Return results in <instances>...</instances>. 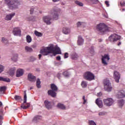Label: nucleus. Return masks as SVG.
<instances>
[{"label": "nucleus", "mask_w": 125, "mask_h": 125, "mask_svg": "<svg viewBox=\"0 0 125 125\" xmlns=\"http://www.w3.org/2000/svg\"><path fill=\"white\" fill-rule=\"evenodd\" d=\"M40 53L42 55H48L49 53H52L54 56L57 54H61V50L58 46H54V45L51 44L48 47H46L40 50Z\"/></svg>", "instance_id": "obj_1"}, {"label": "nucleus", "mask_w": 125, "mask_h": 125, "mask_svg": "<svg viewBox=\"0 0 125 125\" xmlns=\"http://www.w3.org/2000/svg\"><path fill=\"white\" fill-rule=\"evenodd\" d=\"M96 29L98 32L101 33L102 35H104L109 31V27L105 23H100L97 25Z\"/></svg>", "instance_id": "obj_2"}, {"label": "nucleus", "mask_w": 125, "mask_h": 125, "mask_svg": "<svg viewBox=\"0 0 125 125\" xmlns=\"http://www.w3.org/2000/svg\"><path fill=\"white\" fill-rule=\"evenodd\" d=\"M51 89L52 90H49L48 91V95H50V96H51V97H53L54 98H55L57 94L56 91H58V87H57V86H56L55 84L52 83L51 84Z\"/></svg>", "instance_id": "obj_3"}, {"label": "nucleus", "mask_w": 125, "mask_h": 125, "mask_svg": "<svg viewBox=\"0 0 125 125\" xmlns=\"http://www.w3.org/2000/svg\"><path fill=\"white\" fill-rule=\"evenodd\" d=\"M84 79L86 80V81H93L95 78V76H94V74L93 73L90 72V71H87L84 73L83 75Z\"/></svg>", "instance_id": "obj_4"}, {"label": "nucleus", "mask_w": 125, "mask_h": 125, "mask_svg": "<svg viewBox=\"0 0 125 125\" xmlns=\"http://www.w3.org/2000/svg\"><path fill=\"white\" fill-rule=\"evenodd\" d=\"M5 2L9 6L10 9H14L17 7V3L15 0H5Z\"/></svg>", "instance_id": "obj_5"}, {"label": "nucleus", "mask_w": 125, "mask_h": 125, "mask_svg": "<svg viewBox=\"0 0 125 125\" xmlns=\"http://www.w3.org/2000/svg\"><path fill=\"white\" fill-rule=\"evenodd\" d=\"M104 88L106 91H111L112 90V86H111V83L109 80L106 79L103 81Z\"/></svg>", "instance_id": "obj_6"}, {"label": "nucleus", "mask_w": 125, "mask_h": 125, "mask_svg": "<svg viewBox=\"0 0 125 125\" xmlns=\"http://www.w3.org/2000/svg\"><path fill=\"white\" fill-rule=\"evenodd\" d=\"M59 13H60V9L57 8L52 10L51 12V17H52L55 20H58V14Z\"/></svg>", "instance_id": "obj_7"}, {"label": "nucleus", "mask_w": 125, "mask_h": 125, "mask_svg": "<svg viewBox=\"0 0 125 125\" xmlns=\"http://www.w3.org/2000/svg\"><path fill=\"white\" fill-rule=\"evenodd\" d=\"M121 39V36L118 34H111L108 38V40L111 42H118Z\"/></svg>", "instance_id": "obj_8"}, {"label": "nucleus", "mask_w": 125, "mask_h": 125, "mask_svg": "<svg viewBox=\"0 0 125 125\" xmlns=\"http://www.w3.org/2000/svg\"><path fill=\"white\" fill-rule=\"evenodd\" d=\"M106 60H107V61L110 60V56L108 54H105L104 56H102V63L104 64V66H107V65H108Z\"/></svg>", "instance_id": "obj_9"}, {"label": "nucleus", "mask_w": 125, "mask_h": 125, "mask_svg": "<svg viewBox=\"0 0 125 125\" xmlns=\"http://www.w3.org/2000/svg\"><path fill=\"white\" fill-rule=\"evenodd\" d=\"M104 103L105 106H112L113 103H114V100L111 98H108L107 99L104 100Z\"/></svg>", "instance_id": "obj_10"}, {"label": "nucleus", "mask_w": 125, "mask_h": 125, "mask_svg": "<svg viewBox=\"0 0 125 125\" xmlns=\"http://www.w3.org/2000/svg\"><path fill=\"white\" fill-rule=\"evenodd\" d=\"M113 78L116 83H119L120 79H121V74H120V72L116 70L114 71L113 72Z\"/></svg>", "instance_id": "obj_11"}, {"label": "nucleus", "mask_w": 125, "mask_h": 125, "mask_svg": "<svg viewBox=\"0 0 125 125\" xmlns=\"http://www.w3.org/2000/svg\"><path fill=\"white\" fill-rule=\"evenodd\" d=\"M12 33L14 36H21V29L19 27L13 28Z\"/></svg>", "instance_id": "obj_12"}, {"label": "nucleus", "mask_w": 125, "mask_h": 125, "mask_svg": "<svg viewBox=\"0 0 125 125\" xmlns=\"http://www.w3.org/2000/svg\"><path fill=\"white\" fill-rule=\"evenodd\" d=\"M42 19L44 23H46L47 25H50V24H51V22H50L51 17L49 16H45L43 17Z\"/></svg>", "instance_id": "obj_13"}, {"label": "nucleus", "mask_w": 125, "mask_h": 125, "mask_svg": "<svg viewBox=\"0 0 125 125\" xmlns=\"http://www.w3.org/2000/svg\"><path fill=\"white\" fill-rule=\"evenodd\" d=\"M23 75H24V70L22 69H18L17 70L16 74L17 78L21 77V76H23Z\"/></svg>", "instance_id": "obj_14"}, {"label": "nucleus", "mask_w": 125, "mask_h": 125, "mask_svg": "<svg viewBox=\"0 0 125 125\" xmlns=\"http://www.w3.org/2000/svg\"><path fill=\"white\" fill-rule=\"evenodd\" d=\"M44 104L47 109L49 110V109H51L52 108V104L51 102L48 101V100H45L44 102Z\"/></svg>", "instance_id": "obj_15"}, {"label": "nucleus", "mask_w": 125, "mask_h": 125, "mask_svg": "<svg viewBox=\"0 0 125 125\" xmlns=\"http://www.w3.org/2000/svg\"><path fill=\"white\" fill-rule=\"evenodd\" d=\"M84 42V40L83 39V37L81 35L78 36L77 41L78 45H83V44Z\"/></svg>", "instance_id": "obj_16"}, {"label": "nucleus", "mask_w": 125, "mask_h": 125, "mask_svg": "<svg viewBox=\"0 0 125 125\" xmlns=\"http://www.w3.org/2000/svg\"><path fill=\"white\" fill-rule=\"evenodd\" d=\"M27 78H28V80L30 82H32V83L36 82V76H34L31 74H30V73L28 74Z\"/></svg>", "instance_id": "obj_17"}, {"label": "nucleus", "mask_w": 125, "mask_h": 125, "mask_svg": "<svg viewBox=\"0 0 125 125\" xmlns=\"http://www.w3.org/2000/svg\"><path fill=\"white\" fill-rule=\"evenodd\" d=\"M118 98H124L125 97V91L122 90L118 92L117 94Z\"/></svg>", "instance_id": "obj_18"}, {"label": "nucleus", "mask_w": 125, "mask_h": 125, "mask_svg": "<svg viewBox=\"0 0 125 125\" xmlns=\"http://www.w3.org/2000/svg\"><path fill=\"white\" fill-rule=\"evenodd\" d=\"M95 102L99 108H102V107H103V103H102L101 99H97Z\"/></svg>", "instance_id": "obj_19"}, {"label": "nucleus", "mask_w": 125, "mask_h": 125, "mask_svg": "<svg viewBox=\"0 0 125 125\" xmlns=\"http://www.w3.org/2000/svg\"><path fill=\"white\" fill-rule=\"evenodd\" d=\"M41 120H42V116L37 115L32 119V123H38V122L41 121Z\"/></svg>", "instance_id": "obj_20"}, {"label": "nucleus", "mask_w": 125, "mask_h": 125, "mask_svg": "<svg viewBox=\"0 0 125 125\" xmlns=\"http://www.w3.org/2000/svg\"><path fill=\"white\" fill-rule=\"evenodd\" d=\"M30 103H23L21 104V108H22V109H23L24 110L26 109H28V108H29V107H30Z\"/></svg>", "instance_id": "obj_21"}, {"label": "nucleus", "mask_w": 125, "mask_h": 125, "mask_svg": "<svg viewBox=\"0 0 125 125\" xmlns=\"http://www.w3.org/2000/svg\"><path fill=\"white\" fill-rule=\"evenodd\" d=\"M62 32L63 34H64V35H68V34H70V32H71V30H70V29L67 27H64L62 29Z\"/></svg>", "instance_id": "obj_22"}, {"label": "nucleus", "mask_w": 125, "mask_h": 125, "mask_svg": "<svg viewBox=\"0 0 125 125\" xmlns=\"http://www.w3.org/2000/svg\"><path fill=\"white\" fill-rule=\"evenodd\" d=\"M15 15V13L7 15L6 16L5 19V20H7L8 21H9V20H11V19L12 18V17H13V16H14Z\"/></svg>", "instance_id": "obj_23"}, {"label": "nucleus", "mask_w": 125, "mask_h": 125, "mask_svg": "<svg viewBox=\"0 0 125 125\" xmlns=\"http://www.w3.org/2000/svg\"><path fill=\"white\" fill-rule=\"evenodd\" d=\"M15 67L11 68L8 72L9 75H10V76H13L14 74H15Z\"/></svg>", "instance_id": "obj_24"}, {"label": "nucleus", "mask_w": 125, "mask_h": 125, "mask_svg": "<svg viewBox=\"0 0 125 125\" xmlns=\"http://www.w3.org/2000/svg\"><path fill=\"white\" fill-rule=\"evenodd\" d=\"M79 58V56L76 53H73L71 55V59L73 60H77Z\"/></svg>", "instance_id": "obj_25"}, {"label": "nucleus", "mask_w": 125, "mask_h": 125, "mask_svg": "<svg viewBox=\"0 0 125 125\" xmlns=\"http://www.w3.org/2000/svg\"><path fill=\"white\" fill-rule=\"evenodd\" d=\"M5 90H6V86L0 87V94L4 93V92H5Z\"/></svg>", "instance_id": "obj_26"}, {"label": "nucleus", "mask_w": 125, "mask_h": 125, "mask_svg": "<svg viewBox=\"0 0 125 125\" xmlns=\"http://www.w3.org/2000/svg\"><path fill=\"white\" fill-rule=\"evenodd\" d=\"M57 106L59 109H62V110H65L66 109V106L61 103H59Z\"/></svg>", "instance_id": "obj_27"}, {"label": "nucleus", "mask_w": 125, "mask_h": 125, "mask_svg": "<svg viewBox=\"0 0 125 125\" xmlns=\"http://www.w3.org/2000/svg\"><path fill=\"white\" fill-rule=\"evenodd\" d=\"M26 40L28 43H30V42H32V37H31V36L27 35L26 37Z\"/></svg>", "instance_id": "obj_28"}, {"label": "nucleus", "mask_w": 125, "mask_h": 125, "mask_svg": "<svg viewBox=\"0 0 125 125\" xmlns=\"http://www.w3.org/2000/svg\"><path fill=\"white\" fill-rule=\"evenodd\" d=\"M34 34L35 35V36H36V37H42V33H41V32H39L38 31L35 30L34 31Z\"/></svg>", "instance_id": "obj_29"}, {"label": "nucleus", "mask_w": 125, "mask_h": 125, "mask_svg": "<svg viewBox=\"0 0 125 125\" xmlns=\"http://www.w3.org/2000/svg\"><path fill=\"white\" fill-rule=\"evenodd\" d=\"M25 50L26 52H32V51H33V48L28 46H25Z\"/></svg>", "instance_id": "obj_30"}, {"label": "nucleus", "mask_w": 125, "mask_h": 125, "mask_svg": "<svg viewBox=\"0 0 125 125\" xmlns=\"http://www.w3.org/2000/svg\"><path fill=\"white\" fill-rule=\"evenodd\" d=\"M36 86L38 87V88H41V80L40 79H38L36 81Z\"/></svg>", "instance_id": "obj_31"}, {"label": "nucleus", "mask_w": 125, "mask_h": 125, "mask_svg": "<svg viewBox=\"0 0 125 125\" xmlns=\"http://www.w3.org/2000/svg\"><path fill=\"white\" fill-rule=\"evenodd\" d=\"M124 104H125L124 100H120L118 101V104L120 107H123V106H124Z\"/></svg>", "instance_id": "obj_32"}, {"label": "nucleus", "mask_w": 125, "mask_h": 125, "mask_svg": "<svg viewBox=\"0 0 125 125\" xmlns=\"http://www.w3.org/2000/svg\"><path fill=\"white\" fill-rule=\"evenodd\" d=\"M17 58H18V54H16L12 58V60H13V61H14V62H16V61H17Z\"/></svg>", "instance_id": "obj_33"}, {"label": "nucleus", "mask_w": 125, "mask_h": 125, "mask_svg": "<svg viewBox=\"0 0 125 125\" xmlns=\"http://www.w3.org/2000/svg\"><path fill=\"white\" fill-rule=\"evenodd\" d=\"M90 53L91 54V56H93V55H94V47L93 46L91 47Z\"/></svg>", "instance_id": "obj_34"}, {"label": "nucleus", "mask_w": 125, "mask_h": 125, "mask_svg": "<svg viewBox=\"0 0 125 125\" xmlns=\"http://www.w3.org/2000/svg\"><path fill=\"white\" fill-rule=\"evenodd\" d=\"M3 82H4L5 83H10V79L7 77H3Z\"/></svg>", "instance_id": "obj_35"}, {"label": "nucleus", "mask_w": 125, "mask_h": 125, "mask_svg": "<svg viewBox=\"0 0 125 125\" xmlns=\"http://www.w3.org/2000/svg\"><path fill=\"white\" fill-rule=\"evenodd\" d=\"M81 85H82V87H83V88H85V87H86V86H87V84H86V82H85V81H83L82 82V83H81Z\"/></svg>", "instance_id": "obj_36"}, {"label": "nucleus", "mask_w": 125, "mask_h": 125, "mask_svg": "<svg viewBox=\"0 0 125 125\" xmlns=\"http://www.w3.org/2000/svg\"><path fill=\"white\" fill-rule=\"evenodd\" d=\"M75 3L77 4V5H79V6H83V3L78 0L75 1Z\"/></svg>", "instance_id": "obj_37"}, {"label": "nucleus", "mask_w": 125, "mask_h": 125, "mask_svg": "<svg viewBox=\"0 0 125 125\" xmlns=\"http://www.w3.org/2000/svg\"><path fill=\"white\" fill-rule=\"evenodd\" d=\"M2 42H4V43H8V40L4 37L2 38Z\"/></svg>", "instance_id": "obj_38"}, {"label": "nucleus", "mask_w": 125, "mask_h": 125, "mask_svg": "<svg viewBox=\"0 0 125 125\" xmlns=\"http://www.w3.org/2000/svg\"><path fill=\"white\" fill-rule=\"evenodd\" d=\"M36 18L35 17H31L27 19L28 21H35Z\"/></svg>", "instance_id": "obj_39"}, {"label": "nucleus", "mask_w": 125, "mask_h": 125, "mask_svg": "<svg viewBox=\"0 0 125 125\" xmlns=\"http://www.w3.org/2000/svg\"><path fill=\"white\" fill-rule=\"evenodd\" d=\"M14 98H15V100H16V101H18L20 100V99H21V97L20 96L16 95V96H15Z\"/></svg>", "instance_id": "obj_40"}, {"label": "nucleus", "mask_w": 125, "mask_h": 125, "mask_svg": "<svg viewBox=\"0 0 125 125\" xmlns=\"http://www.w3.org/2000/svg\"><path fill=\"white\" fill-rule=\"evenodd\" d=\"M26 102H27V94L25 93L24 95L23 103H26Z\"/></svg>", "instance_id": "obj_41"}, {"label": "nucleus", "mask_w": 125, "mask_h": 125, "mask_svg": "<svg viewBox=\"0 0 125 125\" xmlns=\"http://www.w3.org/2000/svg\"><path fill=\"white\" fill-rule=\"evenodd\" d=\"M89 125H96V123L93 121H89Z\"/></svg>", "instance_id": "obj_42"}, {"label": "nucleus", "mask_w": 125, "mask_h": 125, "mask_svg": "<svg viewBox=\"0 0 125 125\" xmlns=\"http://www.w3.org/2000/svg\"><path fill=\"white\" fill-rule=\"evenodd\" d=\"M62 74L64 77H69V73L67 71L63 72Z\"/></svg>", "instance_id": "obj_43"}, {"label": "nucleus", "mask_w": 125, "mask_h": 125, "mask_svg": "<svg viewBox=\"0 0 125 125\" xmlns=\"http://www.w3.org/2000/svg\"><path fill=\"white\" fill-rule=\"evenodd\" d=\"M4 67L3 66L0 64V73H1V72L3 71V69Z\"/></svg>", "instance_id": "obj_44"}, {"label": "nucleus", "mask_w": 125, "mask_h": 125, "mask_svg": "<svg viewBox=\"0 0 125 125\" xmlns=\"http://www.w3.org/2000/svg\"><path fill=\"white\" fill-rule=\"evenodd\" d=\"M120 4L122 6H125V1H121V2H120Z\"/></svg>", "instance_id": "obj_45"}, {"label": "nucleus", "mask_w": 125, "mask_h": 125, "mask_svg": "<svg viewBox=\"0 0 125 125\" xmlns=\"http://www.w3.org/2000/svg\"><path fill=\"white\" fill-rule=\"evenodd\" d=\"M69 54L68 53H64V58H68L69 57Z\"/></svg>", "instance_id": "obj_46"}, {"label": "nucleus", "mask_w": 125, "mask_h": 125, "mask_svg": "<svg viewBox=\"0 0 125 125\" xmlns=\"http://www.w3.org/2000/svg\"><path fill=\"white\" fill-rule=\"evenodd\" d=\"M83 104H85L86 103V100H85V97L84 96H83Z\"/></svg>", "instance_id": "obj_47"}, {"label": "nucleus", "mask_w": 125, "mask_h": 125, "mask_svg": "<svg viewBox=\"0 0 125 125\" xmlns=\"http://www.w3.org/2000/svg\"><path fill=\"white\" fill-rule=\"evenodd\" d=\"M105 4H106V6H107V7H108V6H110V4H109V1H108V0H105Z\"/></svg>", "instance_id": "obj_48"}, {"label": "nucleus", "mask_w": 125, "mask_h": 125, "mask_svg": "<svg viewBox=\"0 0 125 125\" xmlns=\"http://www.w3.org/2000/svg\"><path fill=\"white\" fill-rule=\"evenodd\" d=\"M105 115V112H101L99 113V116H104Z\"/></svg>", "instance_id": "obj_49"}, {"label": "nucleus", "mask_w": 125, "mask_h": 125, "mask_svg": "<svg viewBox=\"0 0 125 125\" xmlns=\"http://www.w3.org/2000/svg\"><path fill=\"white\" fill-rule=\"evenodd\" d=\"M82 24H83V22H80L79 21L78 22H77V25L78 27H80L81 26H82Z\"/></svg>", "instance_id": "obj_50"}, {"label": "nucleus", "mask_w": 125, "mask_h": 125, "mask_svg": "<svg viewBox=\"0 0 125 125\" xmlns=\"http://www.w3.org/2000/svg\"><path fill=\"white\" fill-rule=\"evenodd\" d=\"M56 60L58 61H60L61 60V57L60 56H58L56 57Z\"/></svg>", "instance_id": "obj_51"}, {"label": "nucleus", "mask_w": 125, "mask_h": 125, "mask_svg": "<svg viewBox=\"0 0 125 125\" xmlns=\"http://www.w3.org/2000/svg\"><path fill=\"white\" fill-rule=\"evenodd\" d=\"M30 14H33V12H34V8H31L30 10Z\"/></svg>", "instance_id": "obj_52"}, {"label": "nucleus", "mask_w": 125, "mask_h": 125, "mask_svg": "<svg viewBox=\"0 0 125 125\" xmlns=\"http://www.w3.org/2000/svg\"><path fill=\"white\" fill-rule=\"evenodd\" d=\"M3 77L0 76V82H3Z\"/></svg>", "instance_id": "obj_53"}, {"label": "nucleus", "mask_w": 125, "mask_h": 125, "mask_svg": "<svg viewBox=\"0 0 125 125\" xmlns=\"http://www.w3.org/2000/svg\"><path fill=\"white\" fill-rule=\"evenodd\" d=\"M94 3L95 4L98 3L99 2L98 0H94Z\"/></svg>", "instance_id": "obj_54"}, {"label": "nucleus", "mask_w": 125, "mask_h": 125, "mask_svg": "<svg viewBox=\"0 0 125 125\" xmlns=\"http://www.w3.org/2000/svg\"><path fill=\"white\" fill-rule=\"evenodd\" d=\"M57 76H58L59 79H60V77H61V74L59 73Z\"/></svg>", "instance_id": "obj_55"}, {"label": "nucleus", "mask_w": 125, "mask_h": 125, "mask_svg": "<svg viewBox=\"0 0 125 125\" xmlns=\"http://www.w3.org/2000/svg\"><path fill=\"white\" fill-rule=\"evenodd\" d=\"M39 59H40L41 58H42V54H39Z\"/></svg>", "instance_id": "obj_56"}, {"label": "nucleus", "mask_w": 125, "mask_h": 125, "mask_svg": "<svg viewBox=\"0 0 125 125\" xmlns=\"http://www.w3.org/2000/svg\"><path fill=\"white\" fill-rule=\"evenodd\" d=\"M53 1H54V2H56V1H59V0H53Z\"/></svg>", "instance_id": "obj_57"}, {"label": "nucleus", "mask_w": 125, "mask_h": 125, "mask_svg": "<svg viewBox=\"0 0 125 125\" xmlns=\"http://www.w3.org/2000/svg\"><path fill=\"white\" fill-rule=\"evenodd\" d=\"M122 44V42H119L118 43V46H120V45H121Z\"/></svg>", "instance_id": "obj_58"}, {"label": "nucleus", "mask_w": 125, "mask_h": 125, "mask_svg": "<svg viewBox=\"0 0 125 125\" xmlns=\"http://www.w3.org/2000/svg\"><path fill=\"white\" fill-rule=\"evenodd\" d=\"M2 106V103L1 102H0V107H1Z\"/></svg>", "instance_id": "obj_59"}, {"label": "nucleus", "mask_w": 125, "mask_h": 125, "mask_svg": "<svg viewBox=\"0 0 125 125\" xmlns=\"http://www.w3.org/2000/svg\"><path fill=\"white\" fill-rule=\"evenodd\" d=\"M122 11H125V8L122 9Z\"/></svg>", "instance_id": "obj_60"}, {"label": "nucleus", "mask_w": 125, "mask_h": 125, "mask_svg": "<svg viewBox=\"0 0 125 125\" xmlns=\"http://www.w3.org/2000/svg\"><path fill=\"white\" fill-rule=\"evenodd\" d=\"M31 89H33V87H30L29 90H31Z\"/></svg>", "instance_id": "obj_61"}, {"label": "nucleus", "mask_w": 125, "mask_h": 125, "mask_svg": "<svg viewBox=\"0 0 125 125\" xmlns=\"http://www.w3.org/2000/svg\"><path fill=\"white\" fill-rule=\"evenodd\" d=\"M0 119H1V116L0 115Z\"/></svg>", "instance_id": "obj_62"}]
</instances>
